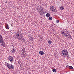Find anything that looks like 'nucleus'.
<instances>
[{
  "label": "nucleus",
  "instance_id": "f257e3e1",
  "mask_svg": "<svg viewBox=\"0 0 74 74\" xmlns=\"http://www.w3.org/2000/svg\"><path fill=\"white\" fill-rule=\"evenodd\" d=\"M16 38L17 39H21L22 38V34L21 32L16 33Z\"/></svg>",
  "mask_w": 74,
  "mask_h": 74
},
{
  "label": "nucleus",
  "instance_id": "f03ea898",
  "mask_svg": "<svg viewBox=\"0 0 74 74\" xmlns=\"http://www.w3.org/2000/svg\"><path fill=\"white\" fill-rule=\"evenodd\" d=\"M54 7L53 6H51L50 8V10L52 12H57V10L56 9V8H54Z\"/></svg>",
  "mask_w": 74,
  "mask_h": 74
},
{
  "label": "nucleus",
  "instance_id": "7ed1b4c3",
  "mask_svg": "<svg viewBox=\"0 0 74 74\" xmlns=\"http://www.w3.org/2000/svg\"><path fill=\"white\" fill-rule=\"evenodd\" d=\"M7 67L9 69H11V68L12 69V70H14V65H13L12 64H8V63H7Z\"/></svg>",
  "mask_w": 74,
  "mask_h": 74
},
{
  "label": "nucleus",
  "instance_id": "20e7f679",
  "mask_svg": "<svg viewBox=\"0 0 74 74\" xmlns=\"http://www.w3.org/2000/svg\"><path fill=\"white\" fill-rule=\"evenodd\" d=\"M62 53L63 55L66 56V55L68 54V52H67V51L66 50H64L62 51Z\"/></svg>",
  "mask_w": 74,
  "mask_h": 74
},
{
  "label": "nucleus",
  "instance_id": "39448f33",
  "mask_svg": "<svg viewBox=\"0 0 74 74\" xmlns=\"http://www.w3.org/2000/svg\"><path fill=\"white\" fill-rule=\"evenodd\" d=\"M65 36L69 38H72V36H71V35L69 33H68L67 35H65Z\"/></svg>",
  "mask_w": 74,
  "mask_h": 74
},
{
  "label": "nucleus",
  "instance_id": "423d86ee",
  "mask_svg": "<svg viewBox=\"0 0 74 74\" xmlns=\"http://www.w3.org/2000/svg\"><path fill=\"white\" fill-rule=\"evenodd\" d=\"M8 59L10 61V62H12V61L14 60V58H13V57L10 56H9Z\"/></svg>",
  "mask_w": 74,
  "mask_h": 74
},
{
  "label": "nucleus",
  "instance_id": "0eeeda50",
  "mask_svg": "<svg viewBox=\"0 0 74 74\" xmlns=\"http://www.w3.org/2000/svg\"><path fill=\"white\" fill-rule=\"evenodd\" d=\"M69 33V32H68V31H65V32H64V35H65V36L66 35H67V34H68Z\"/></svg>",
  "mask_w": 74,
  "mask_h": 74
},
{
  "label": "nucleus",
  "instance_id": "6e6552de",
  "mask_svg": "<svg viewBox=\"0 0 74 74\" xmlns=\"http://www.w3.org/2000/svg\"><path fill=\"white\" fill-rule=\"evenodd\" d=\"M60 10H64V7L63 6V5L60 8Z\"/></svg>",
  "mask_w": 74,
  "mask_h": 74
},
{
  "label": "nucleus",
  "instance_id": "1a4fd4ad",
  "mask_svg": "<svg viewBox=\"0 0 74 74\" xmlns=\"http://www.w3.org/2000/svg\"><path fill=\"white\" fill-rule=\"evenodd\" d=\"M39 9L41 11H42V12H44V10H43V8H41V6H40V8H39Z\"/></svg>",
  "mask_w": 74,
  "mask_h": 74
},
{
  "label": "nucleus",
  "instance_id": "9d476101",
  "mask_svg": "<svg viewBox=\"0 0 74 74\" xmlns=\"http://www.w3.org/2000/svg\"><path fill=\"white\" fill-rule=\"evenodd\" d=\"M44 53V52L42 51H39V54L40 55H42Z\"/></svg>",
  "mask_w": 74,
  "mask_h": 74
},
{
  "label": "nucleus",
  "instance_id": "9b49d317",
  "mask_svg": "<svg viewBox=\"0 0 74 74\" xmlns=\"http://www.w3.org/2000/svg\"><path fill=\"white\" fill-rule=\"evenodd\" d=\"M46 16L47 17L49 18V16H50V14L49 13H47L46 14Z\"/></svg>",
  "mask_w": 74,
  "mask_h": 74
},
{
  "label": "nucleus",
  "instance_id": "f8f14e48",
  "mask_svg": "<svg viewBox=\"0 0 74 74\" xmlns=\"http://www.w3.org/2000/svg\"><path fill=\"white\" fill-rule=\"evenodd\" d=\"M69 69H70L71 70H72V69H73V67L71 66H69Z\"/></svg>",
  "mask_w": 74,
  "mask_h": 74
},
{
  "label": "nucleus",
  "instance_id": "ddd939ff",
  "mask_svg": "<svg viewBox=\"0 0 74 74\" xmlns=\"http://www.w3.org/2000/svg\"><path fill=\"white\" fill-rule=\"evenodd\" d=\"M48 42L49 44H52V40H49Z\"/></svg>",
  "mask_w": 74,
  "mask_h": 74
},
{
  "label": "nucleus",
  "instance_id": "4468645a",
  "mask_svg": "<svg viewBox=\"0 0 74 74\" xmlns=\"http://www.w3.org/2000/svg\"><path fill=\"white\" fill-rule=\"evenodd\" d=\"M6 29H9V26H8V24H6Z\"/></svg>",
  "mask_w": 74,
  "mask_h": 74
},
{
  "label": "nucleus",
  "instance_id": "2eb2a0df",
  "mask_svg": "<svg viewBox=\"0 0 74 74\" xmlns=\"http://www.w3.org/2000/svg\"><path fill=\"white\" fill-rule=\"evenodd\" d=\"M29 39L30 41H33V38L31 37Z\"/></svg>",
  "mask_w": 74,
  "mask_h": 74
},
{
  "label": "nucleus",
  "instance_id": "dca6fc26",
  "mask_svg": "<svg viewBox=\"0 0 74 74\" xmlns=\"http://www.w3.org/2000/svg\"><path fill=\"white\" fill-rule=\"evenodd\" d=\"M25 48L23 47L22 49V52H25Z\"/></svg>",
  "mask_w": 74,
  "mask_h": 74
},
{
  "label": "nucleus",
  "instance_id": "f3484780",
  "mask_svg": "<svg viewBox=\"0 0 74 74\" xmlns=\"http://www.w3.org/2000/svg\"><path fill=\"white\" fill-rule=\"evenodd\" d=\"M53 72H54V73H55L56 71V70L55 69H54L52 70Z\"/></svg>",
  "mask_w": 74,
  "mask_h": 74
},
{
  "label": "nucleus",
  "instance_id": "a211bd4d",
  "mask_svg": "<svg viewBox=\"0 0 74 74\" xmlns=\"http://www.w3.org/2000/svg\"><path fill=\"white\" fill-rule=\"evenodd\" d=\"M49 19L50 21H51L52 20V17H50L49 18Z\"/></svg>",
  "mask_w": 74,
  "mask_h": 74
},
{
  "label": "nucleus",
  "instance_id": "6ab92c4d",
  "mask_svg": "<svg viewBox=\"0 0 74 74\" xmlns=\"http://www.w3.org/2000/svg\"><path fill=\"white\" fill-rule=\"evenodd\" d=\"M64 32H65V31H63L62 32H61V34H64Z\"/></svg>",
  "mask_w": 74,
  "mask_h": 74
},
{
  "label": "nucleus",
  "instance_id": "aec40b11",
  "mask_svg": "<svg viewBox=\"0 0 74 74\" xmlns=\"http://www.w3.org/2000/svg\"><path fill=\"white\" fill-rule=\"evenodd\" d=\"M12 53H14L15 52V50H14V49H13V50H12Z\"/></svg>",
  "mask_w": 74,
  "mask_h": 74
},
{
  "label": "nucleus",
  "instance_id": "412c9836",
  "mask_svg": "<svg viewBox=\"0 0 74 74\" xmlns=\"http://www.w3.org/2000/svg\"><path fill=\"white\" fill-rule=\"evenodd\" d=\"M56 22L57 23H59V20H57Z\"/></svg>",
  "mask_w": 74,
  "mask_h": 74
},
{
  "label": "nucleus",
  "instance_id": "4be33fe9",
  "mask_svg": "<svg viewBox=\"0 0 74 74\" xmlns=\"http://www.w3.org/2000/svg\"><path fill=\"white\" fill-rule=\"evenodd\" d=\"M2 46H3V47H5V45L4 44H2L1 45Z\"/></svg>",
  "mask_w": 74,
  "mask_h": 74
},
{
  "label": "nucleus",
  "instance_id": "5701e85b",
  "mask_svg": "<svg viewBox=\"0 0 74 74\" xmlns=\"http://www.w3.org/2000/svg\"><path fill=\"white\" fill-rule=\"evenodd\" d=\"M21 61L20 60L19 61L18 63V64H20V63H21Z\"/></svg>",
  "mask_w": 74,
  "mask_h": 74
},
{
  "label": "nucleus",
  "instance_id": "b1692460",
  "mask_svg": "<svg viewBox=\"0 0 74 74\" xmlns=\"http://www.w3.org/2000/svg\"><path fill=\"white\" fill-rule=\"evenodd\" d=\"M67 56L68 57V58H70V57H69V55L67 54Z\"/></svg>",
  "mask_w": 74,
  "mask_h": 74
},
{
  "label": "nucleus",
  "instance_id": "393cba45",
  "mask_svg": "<svg viewBox=\"0 0 74 74\" xmlns=\"http://www.w3.org/2000/svg\"><path fill=\"white\" fill-rule=\"evenodd\" d=\"M22 53H23V54H25V52H23V51H22Z\"/></svg>",
  "mask_w": 74,
  "mask_h": 74
},
{
  "label": "nucleus",
  "instance_id": "a878e982",
  "mask_svg": "<svg viewBox=\"0 0 74 74\" xmlns=\"http://www.w3.org/2000/svg\"><path fill=\"white\" fill-rule=\"evenodd\" d=\"M25 55H26V53H25L23 54V56H25Z\"/></svg>",
  "mask_w": 74,
  "mask_h": 74
},
{
  "label": "nucleus",
  "instance_id": "bb28decb",
  "mask_svg": "<svg viewBox=\"0 0 74 74\" xmlns=\"http://www.w3.org/2000/svg\"><path fill=\"white\" fill-rule=\"evenodd\" d=\"M20 39H21H21H22V40L23 41V38H21Z\"/></svg>",
  "mask_w": 74,
  "mask_h": 74
},
{
  "label": "nucleus",
  "instance_id": "cd10ccee",
  "mask_svg": "<svg viewBox=\"0 0 74 74\" xmlns=\"http://www.w3.org/2000/svg\"><path fill=\"white\" fill-rule=\"evenodd\" d=\"M66 67H67V68H68V67H69V65H67L66 66Z\"/></svg>",
  "mask_w": 74,
  "mask_h": 74
},
{
  "label": "nucleus",
  "instance_id": "c85d7f7f",
  "mask_svg": "<svg viewBox=\"0 0 74 74\" xmlns=\"http://www.w3.org/2000/svg\"><path fill=\"white\" fill-rule=\"evenodd\" d=\"M63 36H64V35H63Z\"/></svg>",
  "mask_w": 74,
  "mask_h": 74
},
{
  "label": "nucleus",
  "instance_id": "c756f323",
  "mask_svg": "<svg viewBox=\"0 0 74 74\" xmlns=\"http://www.w3.org/2000/svg\"><path fill=\"white\" fill-rule=\"evenodd\" d=\"M55 57H57V56H56Z\"/></svg>",
  "mask_w": 74,
  "mask_h": 74
},
{
  "label": "nucleus",
  "instance_id": "7c9ffc66",
  "mask_svg": "<svg viewBox=\"0 0 74 74\" xmlns=\"http://www.w3.org/2000/svg\"><path fill=\"white\" fill-rule=\"evenodd\" d=\"M29 74H31V73H29Z\"/></svg>",
  "mask_w": 74,
  "mask_h": 74
}]
</instances>
